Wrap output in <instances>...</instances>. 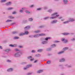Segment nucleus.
<instances>
[{"instance_id":"obj_1","label":"nucleus","mask_w":75,"mask_h":75,"mask_svg":"<svg viewBox=\"0 0 75 75\" xmlns=\"http://www.w3.org/2000/svg\"><path fill=\"white\" fill-rule=\"evenodd\" d=\"M15 51H18L16 53H14L13 56L14 57H16V58H18V57H20L21 56V55L23 54V53L20 51V50H18L17 49H16L15 50Z\"/></svg>"},{"instance_id":"obj_2","label":"nucleus","mask_w":75,"mask_h":75,"mask_svg":"<svg viewBox=\"0 0 75 75\" xmlns=\"http://www.w3.org/2000/svg\"><path fill=\"white\" fill-rule=\"evenodd\" d=\"M58 14V13L57 12H56L52 14L51 15V16H55L54 17H50V19H54V18H57V17H58V16H59V15H57Z\"/></svg>"},{"instance_id":"obj_3","label":"nucleus","mask_w":75,"mask_h":75,"mask_svg":"<svg viewBox=\"0 0 75 75\" xmlns=\"http://www.w3.org/2000/svg\"><path fill=\"white\" fill-rule=\"evenodd\" d=\"M45 35V34H39L35 35H33V37L34 38H37L39 37L40 36H44Z\"/></svg>"},{"instance_id":"obj_4","label":"nucleus","mask_w":75,"mask_h":75,"mask_svg":"<svg viewBox=\"0 0 75 75\" xmlns=\"http://www.w3.org/2000/svg\"><path fill=\"white\" fill-rule=\"evenodd\" d=\"M51 39V37H47L45 38H41V40L42 41H44V40H46V41H48V40Z\"/></svg>"},{"instance_id":"obj_5","label":"nucleus","mask_w":75,"mask_h":75,"mask_svg":"<svg viewBox=\"0 0 75 75\" xmlns=\"http://www.w3.org/2000/svg\"><path fill=\"white\" fill-rule=\"evenodd\" d=\"M30 28V26H28L25 27L24 28V29L25 31H26L28 30V29Z\"/></svg>"},{"instance_id":"obj_6","label":"nucleus","mask_w":75,"mask_h":75,"mask_svg":"<svg viewBox=\"0 0 75 75\" xmlns=\"http://www.w3.org/2000/svg\"><path fill=\"white\" fill-rule=\"evenodd\" d=\"M56 23H57V20H54L51 22V24H55Z\"/></svg>"},{"instance_id":"obj_7","label":"nucleus","mask_w":75,"mask_h":75,"mask_svg":"<svg viewBox=\"0 0 75 75\" xmlns=\"http://www.w3.org/2000/svg\"><path fill=\"white\" fill-rule=\"evenodd\" d=\"M13 71V68H10L7 69V71L8 72H12Z\"/></svg>"},{"instance_id":"obj_8","label":"nucleus","mask_w":75,"mask_h":75,"mask_svg":"<svg viewBox=\"0 0 75 75\" xmlns=\"http://www.w3.org/2000/svg\"><path fill=\"white\" fill-rule=\"evenodd\" d=\"M65 67H67L68 68H71L72 67V66L71 65H68L67 64H66L64 65Z\"/></svg>"},{"instance_id":"obj_9","label":"nucleus","mask_w":75,"mask_h":75,"mask_svg":"<svg viewBox=\"0 0 75 75\" xmlns=\"http://www.w3.org/2000/svg\"><path fill=\"white\" fill-rule=\"evenodd\" d=\"M10 47H17V45L16 44H14V45H9Z\"/></svg>"},{"instance_id":"obj_10","label":"nucleus","mask_w":75,"mask_h":75,"mask_svg":"<svg viewBox=\"0 0 75 75\" xmlns=\"http://www.w3.org/2000/svg\"><path fill=\"white\" fill-rule=\"evenodd\" d=\"M11 4V2H7L6 4V6H10Z\"/></svg>"},{"instance_id":"obj_11","label":"nucleus","mask_w":75,"mask_h":75,"mask_svg":"<svg viewBox=\"0 0 75 75\" xmlns=\"http://www.w3.org/2000/svg\"><path fill=\"white\" fill-rule=\"evenodd\" d=\"M63 2L65 4L68 3V0H63Z\"/></svg>"},{"instance_id":"obj_12","label":"nucleus","mask_w":75,"mask_h":75,"mask_svg":"<svg viewBox=\"0 0 75 75\" xmlns=\"http://www.w3.org/2000/svg\"><path fill=\"white\" fill-rule=\"evenodd\" d=\"M69 22L70 21L71 22H72V21H75V19L73 18H70L69 19Z\"/></svg>"},{"instance_id":"obj_13","label":"nucleus","mask_w":75,"mask_h":75,"mask_svg":"<svg viewBox=\"0 0 75 75\" xmlns=\"http://www.w3.org/2000/svg\"><path fill=\"white\" fill-rule=\"evenodd\" d=\"M64 53V51H62L59 52H58L57 53V54H63V53Z\"/></svg>"},{"instance_id":"obj_14","label":"nucleus","mask_w":75,"mask_h":75,"mask_svg":"<svg viewBox=\"0 0 75 75\" xmlns=\"http://www.w3.org/2000/svg\"><path fill=\"white\" fill-rule=\"evenodd\" d=\"M65 59L62 58L59 59V62H64L65 61Z\"/></svg>"},{"instance_id":"obj_15","label":"nucleus","mask_w":75,"mask_h":75,"mask_svg":"<svg viewBox=\"0 0 75 75\" xmlns=\"http://www.w3.org/2000/svg\"><path fill=\"white\" fill-rule=\"evenodd\" d=\"M68 49V47L64 48L63 49V51H64H64H66V50H67Z\"/></svg>"},{"instance_id":"obj_16","label":"nucleus","mask_w":75,"mask_h":75,"mask_svg":"<svg viewBox=\"0 0 75 75\" xmlns=\"http://www.w3.org/2000/svg\"><path fill=\"white\" fill-rule=\"evenodd\" d=\"M56 45L55 44H53L51 45V48H54V47H56Z\"/></svg>"},{"instance_id":"obj_17","label":"nucleus","mask_w":75,"mask_h":75,"mask_svg":"<svg viewBox=\"0 0 75 75\" xmlns=\"http://www.w3.org/2000/svg\"><path fill=\"white\" fill-rule=\"evenodd\" d=\"M42 44H47V41H43L42 42Z\"/></svg>"},{"instance_id":"obj_18","label":"nucleus","mask_w":75,"mask_h":75,"mask_svg":"<svg viewBox=\"0 0 75 75\" xmlns=\"http://www.w3.org/2000/svg\"><path fill=\"white\" fill-rule=\"evenodd\" d=\"M43 72V70H39L37 71V73L40 74V73H41V72Z\"/></svg>"},{"instance_id":"obj_19","label":"nucleus","mask_w":75,"mask_h":75,"mask_svg":"<svg viewBox=\"0 0 75 75\" xmlns=\"http://www.w3.org/2000/svg\"><path fill=\"white\" fill-rule=\"evenodd\" d=\"M69 23V21H67L64 22L63 23V24H67V23Z\"/></svg>"},{"instance_id":"obj_20","label":"nucleus","mask_w":75,"mask_h":75,"mask_svg":"<svg viewBox=\"0 0 75 75\" xmlns=\"http://www.w3.org/2000/svg\"><path fill=\"white\" fill-rule=\"evenodd\" d=\"M62 34L63 35H68L69 34V33H62Z\"/></svg>"},{"instance_id":"obj_21","label":"nucleus","mask_w":75,"mask_h":75,"mask_svg":"<svg viewBox=\"0 0 75 75\" xmlns=\"http://www.w3.org/2000/svg\"><path fill=\"white\" fill-rule=\"evenodd\" d=\"M26 66L27 67V68H30V67H32V65L31 64L28 65H27Z\"/></svg>"},{"instance_id":"obj_22","label":"nucleus","mask_w":75,"mask_h":75,"mask_svg":"<svg viewBox=\"0 0 75 75\" xmlns=\"http://www.w3.org/2000/svg\"><path fill=\"white\" fill-rule=\"evenodd\" d=\"M35 56L36 57H39L41 56V55L40 54H36Z\"/></svg>"},{"instance_id":"obj_23","label":"nucleus","mask_w":75,"mask_h":75,"mask_svg":"<svg viewBox=\"0 0 75 75\" xmlns=\"http://www.w3.org/2000/svg\"><path fill=\"white\" fill-rule=\"evenodd\" d=\"M18 33V32L17 31H15L12 32V34H17Z\"/></svg>"},{"instance_id":"obj_24","label":"nucleus","mask_w":75,"mask_h":75,"mask_svg":"<svg viewBox=\"0 0 75 75\" xmlns=\"http://www.w3.org/2000/svg\"><path fill=\"white\" fill-rule=\"evenodd\" d=\"M46 50L48 51H51V48H47L46 49Z\"/></svg>"},{"instance_id":"obj_25","label":"nucleus","mask_w":75,"mask_h":75,"mask_svg":"<svg viewBox=\"0 0 75 75\" xmlns=\"http://www.w3.org/2000/svg\"><path fill=\"white\" fill-rule=\"evenodd\" d=\"M41 31L40 30H38L37 31H35V33H40V32Z\"/></svg>"},{"instance_id":"obj_26","label":"nucleus","mask_w":75,"mask_h":75,"mask_svg":"<svg viewBox=\"0 0 75 75\" xmlns=\"http://www.w3.org/2000/svg\"><path fill=\"white\" fill-rule=\"evenodd\" d=\"M25 35V34L24 33H21L19 34L20 36H22Z\"/></svg>"},{"instance_id":"obj_27","label":"nucleus","mask_w":75,"mask_h":75,"mask_svg":"<svg viewBox=\"0 0 75 75\" xmlns=\"http://www.w3.org/2000/svg\"><path fill=\"white\" fill-rule=\"evenodd\" d=\"M33 20V19L32 18H29L28 20L29 21H32Z\"/></svg>"},{"instance_id":"obj_28","label":"nucleus","mask_w":75,"mask_h":75,"mask_svg":"<svg viewBox=\"0 0 75 75\" xmlns=\"http://www.w3.org/2000/svg\"><path fill=\"white\" fill-rule=\"evenodd\" d=\"M7 9L8 10H11L13 9V8H8Z\"/></svg>"},{"instance_id":"obj_29","label":"nucleus","mask_w":75,"mask_h":75,"mask_svg":"<svg viewBox=\"0 0 75 75\" xmlns=\"http://www.w3.org/2000/svg\"><path fill=\"white\" fill-rule=\"evenodd\" d=\"M22 9L23 10V11H24V10H26L27 9V8H22Z\"/></svg>"},{"instance_id":"obj_30","label":"nucleus","mask_w":75,"mask_h":75,"mask_svg":"<svg viewBox=\"0 0 75 75\" xmlns=\"http://www.w3.org/2000/svg\"><path fill=\"white\" fill-rule=\"evenodd\" d=\"M43 50L42 49H40V50H38L37 52H42Z\"/></svg>"},{"instance_id":"obj_31","label":"nucleus","mask_w":75,"mask_h":75,"mask_svg":"<svg viewBox=\"0 0 75 75\" xmlns=\"http://www.w3.org/2000/svg\"><path fill=\"white\" fill-rule=\"evenodd\" d=\"M7 1V0H1V3H3L4 2H6Z\"/></svg>"},{"instance_id":"obj_32","label":"nucleus","mask_w":75,"mask_h":75,"mask_svg":"<svg viewBox=\"0 0 75 75\" xmlns=\"http://www.w3.org/2000/svg\"><path fill=\"white\" fill-rule=\"evenodd\" d=\"M25 13H28V14H30V12L29 11H27V10L25 11Z\"/></svg>"},{"instance_id":"obj_33","label":"nucleus","mask_w":75,"mask_h":75,"mask_svg":"<svg viewBox=\"0 0 75 75\" xmlns=\"http://www.w3.org/2000/svg\"><path fill=\"white\" fill-rule=\"evenodd\" d=\"M9 18H10L11 19H13V18H14V17H13L12 16H9Z\"/></svg>"},{"instance_id":"obj_34","label":"nucleus","mask_w":75,"mask_h":75,"mask_svg":"<svg viewBox=\"0 0 75 75\" xmlns=\"http://www.w3.org/2000/svg\"><path fill=\"white\" fill-rule=\"evenodd\" d=\"M49 18V17H46L45 18H44V20H47V19H48Z\"/></svg>"},{"instance_id":"obj_35","label":"nucleus","mask_w":75,"mask_h":75,"mask_svg":"<svg viewBox=\"0 0 75 75\" xmlns=\"http://www.w3.org/2000/svg\"><path fill=\"white\" fill-rule=\"evenodd\" d=\"M48 12H49V13H51V12H52V10L51 9H50L48 11Z\"/></svg>"},{"instance_id":"obj_36","label":"nucleus","mask_w":75,"mask_h":75,"mask_svg":"<svg viewBox=\"0 0 75 75\" xmlns=\"http://www.w3.org/2000/svg\"><path fill=\"white\" fill-rule=\"evenodd\" d=\"M51 63V61H48L47 62V64H50Z\"/></svg>"},{"instance_id":"obj_37","label":"nucleus","mask_w":75,"mask_h":75,"mask_svg":"<svg viewBox=\"0 0 75 75\" xmlns=\"http://www.w3.org/2000/svg\"><path fill=\"white\" fill-rule=\"evenodd\" d=\"M10 51V49H6L5 50V51L6 52H9V51Z\"/></svg>"},{"instance_id":"obj_38","label":"nucleus","mask_w":75,"mask_h":75,"mask_svg":"<svg viewBox=\"0 0 75 75\" xmlns=\"http://www.w3.org/2000/svg\"><path fill=\"white\" fill-rule=\"evenodd\" d=\"M18 38H19L17 37H15L14 38V39H15V40H17L18 39Z\"/></svg>"},{"instance_id":"obj_39","label":"nucleus","mask_w":75,"mask_h":75,"mask_svg":"<svg viewBox=\"0 0 75 75\" xmlns=\"http://www.w3.org/2000/svg\"><path fill=\"white\" fill-rule=\"evenodd\" d=\"M24 34H25H25H28V32L25 31Z\"/></svg>"},{"instance_id":"obj_40","label":"nucleus","mask_w":75,"mask_h":75,"mask_svg":"<svg viewBox=\"0 0 75 75\" xmlns=\"http://www.w3.org/2000/svg\"><path fill=\"white\" fill-rule=\"evenodd\" d=\"M27 64V62H22L21 63V64L22 65H24V64Z\"/></svg>"},{"instance_id":"obj_41","label":"nucleus","mask_w":75,"mask_h":75,"mask_svg":"<svg viewBox=\"0 0 75 75\" xmlns=\"http://www.w3.org/2000/svg\"><path fill=\"white\" fill-rule=\"evenodd\" d=\"M10 21H11V20H8L7 21H6V22L7 23H8V22H10Z\"/></svg>"},{"instance_id":"obj_42","label":"nucleus","mask_w":75,"mask_h":75,"mask_svg":"<svg viewBox=\"0 0 75 75\" xmlns=\"http://www.w3.org/2000/svg\"><path fill=\"white\" fill-rule=\"evenodd\" d=\"M63 67V65L62 64L59 65V68H61V67Z\"/></svg>"},{"instance_id":"obj_43","label":"nucleus","mask_w":75,"mask_h":75,"mask_svg":"<svg viewBox=\"0 0 75 75\" xmlns=\"http://www.w3.org/2000/svg\"><path fill=\"white\" fill-rule=\"evenodd\" d=\"M65 40V38H62L61 39V40L62 41H64Z\"/></svg>"},{"instance_id":"obj_44","label":"nucleus","mask_w":75,"mask_h":75,"mask_svg":"<svg viewBox=\"0 0 75 75\" xmlns=\"http://www.w3.org/2000/svg\"><path fill=\"white\" fill-rule=\"evenodd\" d=\"M43 8H44L45 10H46V9L48 8V7L47 6H45L43 7Z\"/></svg>"},{"instance_id":"obj_45","label":"nucleus","mask_w":75,"mask_h":75,"mask_svg":"<svg viewBox=\"0 0 75 75\" xmlns=\"http://www.w3.org/2000/svg\"><path fill=\"white\" fill-rule=\"evenodd\" d=\"M31 52H32V53H35V50H33Z\"/></svg>"},{"instance_id":"obj_46","label":"nucleus","mask_w":75,"mask_h":75,"mask_svg":"<svg viewBox=\"0 0 75 75\" xmlns=\"http://www.w3.org/2000/svg\"><path fill=\"white\" fill-rule=\"evenodd\" d=\"M23 69H24V70H27V69H28V68L26 66V67H24Z\"/></svg>"},{"instance_id":"obj_47","label":"nucleus","mask_w":75,"mask_h":75,"mask_svg":"<svg viewBox=\"0 0 75 75\" xmlns=\"http://www.w3.org/2000/svg\"><path fill=\"white\" fill-rule=\"evenodd\" d=\"M44 26L43 25L39 27V28H43L44 27Z\"/></svg>"},{"instance_id":"obj_48","label":"nucleus","mask_w":75,"mask_h":75,"mask_svg":"<svg viewBox=\"0 0 75 75\" xmlns=\"http://www.w3.org/2000/svg\"><path fill=\"white\" fill-rule=\"evenodd\" d=\"M29 37H30V38H33L34 36H33V35H31L29 36Z\"/></svg>"},{"instance_id":"obj_49","label":"nucleus","mask_w":75,"mask_h":75,"mask_svg":"<svg viewBox=\"0 0 75 75\" xmlns=\"http://www.w3.org/2000/svg\"><path fill=\"white\" fill-rule=\"evenodd\" d=\"M6 61L8 62H11V60H7Z\"/></svg>"},{"instance_id":"obj_50","label":"nucleus","mask_w":75,"mask_h":75,"mask_svg":"<svg viewBox=\"0 0 75 75\" xmlns=\"http://www.w3.org/2000/svg\"><path fill=\"white\" fill-rule=\"evenodd\" d=\"M42 8H39L37 9V10L39 11L40 10H41Z\"/></svg>"},{"instance_id":"obj_51","label":"nucleus","mask_w":75,"mask_h":75,"mask_svg":"<svg viewBox=\"0 0 75 75\" xmlns=\"http://www.w3.org/2000/svg\"><path fill=\"white\" fill-rule=\"evenodd\" d=\"M32 58V57L31 56L28 57V59H31Z\"/></svg>"},{"instance_id":"obj_52","label":"nucleus","mask_w":75,"mask_h":75,"mask_svg":"<svg viewBox=\"0 0 75 75\" xmlns=\"http://www.w3.org/2000/svg\"><path fill=\"white\" fill-rule=\"evenodd\" d=\"M19 48H23V46H19Z\"/></svg>"},{"instance_id":"obj_53","label":"nucleus","mask_w":75,"mask_h":75,"mask_svg":"<svg viewBox=\"0 0 75 75\" xmlns=\"http://www.w3.org/2000/svg\"><path fill=\"white\" fill-rule=\"evenodd\" d=\"M65 43H67V42H68V40H64V41Z\"/></svg>"},{"instance_id":"obj_54","label":"nucleus","mask_w":75,"mask_h":75,"mask_svg":"<svg viewBox=\"0 0 75 75\" xmlns=\"http://www.w3.org/2000/svg\"><path fill=\"white\" fill-rule=\"evenodd\" d=\"M30 7H31V8H33V7H34V5H31Z\"/></svg>"},{"instance_id":"obj_55","label":"nucleus","mask_w":75,"mask_h":75,"mask_svg":"<svg viewBox=\"0 0 75 75\" xmlns=\"http://www.w3.org/2000/svg\"><path fill=\"white\" fill-rule=\"evenodd\" d=\"M71 41H75V38H73L71 39Z\"/></svg>"},{"instance_id":"obj_56","label":"nucleus","mask_w":75,"mask_h":75,"mask_svg":"<svg viewBox=\"0 0 75 75\" xmlns=\"http://www.w3.org/2000/svg\"><path fill=\"white\" fill-rule=\"evenodd\" d=\"M27 22V20H25L23 21L24 23H26Z\"/></svg>"},{"instance_id":"obj_57","label":"nucleus","mask_w":75,"mask_h":75,"mask_svg":"<svg viewBox=\"0 0 75 75\" xmlns=\"http://www.w3.org/2000/svg\"><path fill=\"white\" fill-rule=\"evenodd\" d=\"M31 74H32V73H28L27 74V75H31Z\"/></svg>"},{"instance_id":"obj_58","label":"nucleus","mask_w":75,"mask_h":75,"mask_svg":"<svg viewBox=\"0 0 75 75\" xmlns=\"http://www.w3.org/2000/svg\"><path fill=\"white\" fill-rule=\"evenodd\" d=\"M34 58H33V59H30V61H34Z\"/></svg>"},{"instance_id":"obj_59","label":"nucleus","mask_w":75,"mask_h":75,"mask_svg":"<svg viewBox=\"0 0 75 75\" xmlns=\"http://www.w3.org/2000/svg\"><path fill=\"white\" fill-rule=\"evenodd\" d=\"M23 10H20L19 11L20 13H23Z\"/></svg>"},{"instance_id":"obj_60","label":"nucleus","mask_w":75,"mask_h":75,"mask_svg":"<svg viewBox=\"0 0 75 75\" xmlns=\"http://www.w3.org/2000/svg\"><path fill=\"white\" fill-rule=\"evenodd\" d=\"M13 14H16V12H14L12 13Z\"/></svg>"},{"instance_id":"obj_61","label":"nucleus","mask_w":75,"mask_h":75,"mask_svg":"<svg viewBox=\"0 0 75 75\" xmlns=\"http://www.w3.org/2000/svg\"><path fill=\"white\" fill-rule=\"evenodd\" d=\"M38 60H35L34 62V63H36V62H37Z\"/></svg>"},{"instance_id":"obj_62","label":"nucleus","mask_w":75,"mask_h":75,"mask_svg":"<svg viewBox=\"0 0 75 75\" xmlns=\"http://www.w3.org/2000/svg\"><path fill=\"white\" fill-rule=\"evenodd\" d=\"M0 49H3V47H2V46H0Z\"/></svg>"},{"instance_id":"obj_63","label":"nucleus","mask_w":75,"mask_h":75,"mask_svg":"<svg viewBox=\"0 0 75 75\" xmlns=\"http://www.w3.org/2000/svg\"><path fill=\"white\" fill-rule=\"evenodd\" d=\"M56 42H59V41H55Z\"/></svg>"},{"instance_id":"obj_64","label":"nucleus","mask_w":75,"mask_h":75,"mask_svg":"<svg viewBox=\"0 0 75 75\" xmlns=\"http://www.w3.org/2000/svg\"><path fill=\"white\" fill-rule=\"evenodd\" d=\"M62 18V17H60L59 18V19H61V18Z\"/></svg>"}]
</instances>
